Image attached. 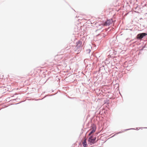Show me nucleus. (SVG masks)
Instances as JSON below:
<instances>
[{
	"mask_svg": "<svg viewBox=\"0 0 147 147\" xmlns=\"http://www.w3.org/2000/svg\"><path fill=\"white\" fill-rule=\"evenodd\" d=\"M83 145L84 147H87V144L86 139H85V140H84L83 143Z\"/></svg>",
	"mask_w": 147,
	"mask_h": 147,
	"instance_id": "7",
	"label": "nucleus"
},
{
	"mask_svg": "<svg viewBox=\"0 0 147 147\" xmlns=\"http://www.w3.org/2000/svg\"><path fill=\"white\" fill-rule=\"evenodd\" d=\"M96 129V127L95 125H93L91 127V128L90 129V131H91L90 132L89 134V136L92 135V134L94 133Z\"/></svg>",
	"mask_w": 147,
	"mask_h": 147,
	"instance_id": "3",
	"label": "nucleus"
},
{
	"mask_svg": "<svg viewBox=\"0 0 147 147\" xmlns=\"http://www.w3.org/2000/svg\"><path fill=\"white\" fill-rule=\"evenodd\" d=\"M147 35V34L145 33L139 34L137 35V38L139 39H141L144 36H146Z\"/></svg>",
	"mask_w": 147,
	"mask_h": 147,
	"instance_id": "4",
	"label": "nucleus"
},
{
	"mask_svg": "<svg viewBox=\"0 0 147 147\" xmlns=\"http://www.w3.org/2000/svg\"><path fill=\"white\" fill-rule=\"evenodd\" d=\"M82 42L81 41H78L76 43V47L77 48H82Z\"/></svg>",
	"mask_w": 147,
	"mask_h": 147,
	"instance_id": "6",
	"label": "nucleus"
},
{
	"mask_svg": "<svg viewBox=\"0 0 147 147\" xmlns=\"http://www.w3.org/2000/svg\"><path fill=\"white\" fill-rule=\"evenodd\" d=\"M113 21L112 20H108L104 24V26H109L111 23Z\"/></svg>",
	"mask_w": 147,
	"mask_h": 147,
	"instance_id": "5",
	"label": "nucleus"
},
{
	"mask_svg": "<svg viewBox=\"0 0 147 147\" xmlns=\"http://www.w3.org/2000/svg\"><path fill=\"white\" fill-rule=\"evenodd\" d=\"M89 136L90 137L88 139V142H90L91 144L94 143L95 142V140L96 139V138L94 137L93 138L92 135H91Z\"/></svg>",
	"mask_w": 147,
	"mask_h": 147,
	"instance_id": "2",
	"label": "nucleus"
},
{
	"mask_svg": "<svg viewBox=\"0 0 147 147\" xmlns=\"http://www.w3.org/2000/svg\"><path fill=\"white\" fill-rule=\"evenodd\" d=\"M1 90L3 93L7 91H10L11 90V86L10 85H7L6 87H2Z\"/></svg>",
	"mask_w": 147,
	"mask_h": 147,
	"instance_id": "1",
	"label": "nucleus"
}]
</instances>
